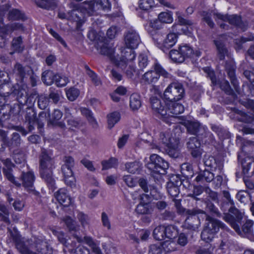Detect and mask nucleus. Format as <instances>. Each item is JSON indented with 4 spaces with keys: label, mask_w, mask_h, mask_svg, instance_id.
Returning a JSON list of instances; mask_svg holds the SVG:
<instances>
[{
    "label": "nucleus",
    "mask_w": 254,
    "mask_h": 254,
    "mask_svg": "<svg viewBox=\"0 0 254 254\" xmlns=\"http://www.w3.org/2000/svg\"><path fill=\"white\" fill-rule=\"evenodd\" d=\"M101 221L104 227L110 230L111 228V222L109 217L107 214L105 212H103L101 214Z\"/></svg>",
    "instance_id": "obj_56"
},
{
    "label": "nucleus",
    "mask_w": 254,
    "mask_h": 254,
    "mask_svg": "<svg viewBox=\"0 0 254 254\" xmlns=\"http://www.w3.org/2000/svg\"><path fill=\"white\" fill-rule=\"evenodd\" d=\"M184 124L188 131L191 134L196 133L200 128V125L198 122L187 121Z\"/></svg>",
    "instance_id": "obj_34"
},
{
    "label": "nucleus",
    "mask_w": 254,
    "mask_h": 254,
    "mask_svg": "<svg viewBox=\"0 0 254 254\" xmlns=\"http://www.w3.org/2000/svg\"><path fill=\"white\" fill-rule=\"evenodd\" d=\"M160 139L165 146V151L170 157L177 158L179 157L178 149L179 143V139L172 136L169 132L162 133Z\"/></svg>",
    "instance_id": "obj_5"
},
{
    "label": "nucleus",
    "mask_w": 254,
    "mask_h": 254,
    "mask_svg": "<svg viewBox=\"0 0 254 254\" xmlns=\"http://www.w3.org/2000/svg\"><path fill=\"white\" fill-rule=\"evenodd\" d=\"M87 73L90 78L92 83L95 86H99L101 84V81L97 75L88 67L87 68Z\"/></svg>",
    "instance_id": "obj_47"
},
{
    "label": "nucleus",
    "mask_w": 254,
    "mask_h": 254,
    "mask_svg": "<svg viewBox=\"0 0 254 254\" xmlns=\"http://www.w3.org/2000/svg\"><path fill=\"white\" fill-rule=\"evenodd\" d=\"M232 111L235 115H237L236 119L238 121L246 124L254 123V115H249L236 108H234Z\"/></svg>",
    "instance_id": "obj_22"
},
{
    "label": "nucleus",
    "mask_w": 254,
    "mask_h": 254,
    "mask_svg": "<svg viewBox=\"0 0 254 254\" xmlns=\"http://www.w3.org/2000/svg\"><path fill=\"white\" fill-rule=\"evenodd\" d=\"M188 242L187 236L184 233H181L178 237L177 243L182 247L185 246Z\"/></svg>",
    "instance_id": "obj_63"
},
{
    "label": "nucleus",
    "mask_w": 254,
    "mask_h": 254,
    "mask_svg": "<svg viewBox=\"0 0 254 254\" xmlns=\"http://www.w3.org/2000/svg\"><path fill=\"white\" fill-rule=\"evenodd\" d=\"M73 165V160H64L62 163V171L64 183L71 189L76 188L75 179L71 169Z\"/></svg>",
    "instance_id": "obj_11"
},
{
    "label": "nucleus",
    "mask_w": 254,
    "mask_h": 254,
    "mask_svg": "<svg viewBox=\"0 0 254 254\" xmlns=\"http://www.w3.org/2000/svg\"><path fill=\"white\" fill-rule=\"evenodd\" d=\"M121 116L119 112H114L107 116L108 127L111 129L117 124L120 120Z\"/></svg>",
    "instance_id": "obj_29"
},
{
    "label": "nucleus",
    "mask_w": 254,
    "mask_h": 254,
    "mask_svg": "<svg viewBox=\"0 0 254 254\" xmlns=\"http://www.w3.org/2000/svg\"><path fill=\"white\" fill-rule=\"evenodd\" d=\"M79 94V91L78 89L74 87L70 88L66 90V95L67 98L70 101H73L75 100Z\"/></svg>",
    "instance_id": "obj_45"
},
{
    "label": "nucleus",
    "mask_w": 254,
    "mask_h": 254,
    "mask_svg": "<svg viewBox=\"0 0 254 254\" xmlns=\"http://www.w3.org/2000/svg\"><path fill=\"white\" fill-rule=\"evenodd\" d=\"M160 76L165 78L171 77V74L160 64H155L154 65V70L145 72L142 76V80L147 83L153 84L157 82Z\"/></svg>",
    "instance_id": "obj_9"
},
{
    "label": "nucleus",
    "mask_w": 254,
    "mask_h": 254,
    "mask_svg": "<svg viewBox=\"0 0 254 254\" xmlns=\"http://www.w3.org/2000/svg\"><path fill=\"white\" fill-rule=\"evenodd\" d=\"M70 113L69 112V110L68 109H66L65 116L67 118L68 125L71 127H78L80 125V123L72 117H70Z\"/></svg>",
    "instance_id": "obj_43"
},
{
    "label": "nucleus",
    "mask_w": 254,
    "mask_h": 254,
    "mask_svg": "<svg viewBox=\"0 0 254 254\" xmlns=\"http://www.w3.org/2000/svg\"><path fill=\"white\" fill-rule=\"evenodd\" d=\"M214 43L217 49L219 58L221 60L222 57V43L221 37H219L218 39L214 40Z\"/></svg>",
    "instance_id": "obj_62"
},
{
    "label": "nucleus",
    "mask_w": 254,
    "mask_h": 254,
    "mask_svg": "<svg viewBox=\"0 0 254 254\" xmlns=\"http://www.w3.org/2000/svg\"><path fill=\"white\" fill-rule=\"evenodd\" d=\"M212 13V12H211L203 11L201 13L203 20L205 21L211 28H212L214 26V23L211 20Z\"/></svg>",
    "instance_id": "obj_50"
},
{
    "label": "nucleus",
    "mask_w": 254,
    "mask_h": 254,
    "mask_svg": "<svg viewBox=\"0 0 254 254\" xmlns=\"http://www.w3.org/2000/svg\"><path fill=\"white\" fill-rule=\"evenodd\" d=\"M103 169H109L117 165L116 160H104L102 162Z\"/></svg>",
    "instance_id": "obj_57"
},
{
    "label": "nucleus",
    "mask_w": 254,
    "mask_h": 254,
    "mask_svg": "<svg viewBox=\"0 0 254 254\" xmlns=\"http://www.w3.org/2000/svg\"><path fill=\"white\" fill-rule=\"evenodd\" d=\"M225 68L230 80L231 84L233 85L235 91L239 93L240 88L239 82L236 75V66L235 63L233 61L226 62Z\"/></svg>",
    "instance_id": "obj_15"
},
{
    "label": "nucleus",
    "mask_w": 254,
    "mask_h": 254,
    "mask_svg": "<svg viewBox=\"0 0 254 254\" xmlns=\"http://www.w3.org/2000/svg\"><path fill=\"white\" fill-rule=\"evenodd\" d=\"M220 223L216 219L207 216L201 233V240L206 243L211 242L219 230Z\"/></svg>",
    "instance_id": "obj_6"
},
{
    "label": "nucleus",
    "mask_w": 254,
    "mask_h": 254,
    "mask_svg": "<svg viewBox=\"0 0 254 254\" xmlns=\"http://www.w3.org/2000/svg\"><path fill=\"white\" fill-rule=\"evenodd\" d=\"M187 144L193 157L198 158L201 156L202 152L200 148V143L196 137H190Z\"/></svg>",
    "instance_id": "obj_20"
},
{
    "label": "nucleus",
    "mask_w": 254,
    "mask_h": 254,
    "mask_svg": "<svg viewBox=\"0 0 254 254\" xmlns=\"http://www.w3.org/2000/svg\"><path fill=\"white\" fill-rule=\"evenodd\" d=\"M43 115L45 116V114L44 113L40 114L39 116V118L37 119L36 113L34 110L30 108L27 109L25 120L26 122H28L29 125L28 127L29 131H31L34 129V125L37 123L39 127H42L44 125V123L42 122L41 119L44 117Z\"/></svg>",
    "instance_id": "obj_16"
},
{
    "label": "nucleus",
    "mask_w": 254,
    "mask_h": 254,
    "mask_svg": "<svg viewBox=\"0 0 254 254\" xmlns=\"http://www.w3.org/2000/svg\"><path fill=\"white\" fill-rule=\"evenodd\" d=\"M21 42L22 39L20 37L13 40L12 46L15 51L20 52L23 50V47L21 46Z\"/></svg>",
    "instance_id": "obj_53"
},
{
    "label": "nucleus",
    "mask_w": 254,
    "mask_h": 254,
    "mask_svg": "<svg viewBox=\"0 0 254 254\" xmlns=\"http://www.w3.org/2000/svg\"><path fill=\"white\" fill-rule=\"evenodd\" d=\"M179 52L181 53L185 60L192 56L198 57L200 56L201 52L199 50L194 51L190 46L187 44L181 45L179 48Z\"/></svg>",
    "instance_id": "obj_24"
},
{
    "label": "nucleus",
    "mask_w": 254,
    "mask_h": 254,
    "mask_svg": "<svg viewBox=\"0 0 254 254\" xmlns=\"http://www.w3.org/2000/svg\"><path fill=\"white\" fill-rule=\"evenodd\" d=\"M123 179L127 185L129 187H133L136 185L137 181L130 175L125 176Z\"/></svg>",
    "instance_id": "obj_61"
},
{
    "label": "nucleus",
    "mask_w": 254,
    "mask_h": 254,
    "mask_svg": "<svg viewBox=\"0 0 254 254\" xmlns=\"http://www.w3.org/2000/svg\"><path fill=\"white\" fill-rule=\"evenodd\" d=\"M178 23L181 25L191 26L193 25V22L190 20L183 17L179 11L176 12Z\"/></svg>",
    "instance_id": "obj_54"
},
{
    "label": "nucleus",
    "mask_w": 254,
    "mask_h": 254,
    "mask_svg": "<svg viewBox=\"0 0 254 254\" xmlns=\"http://www.w3.org/2000/svg\"><path fill=\"white\" fill-rule=\"evenodd\" d=\"M11 235L15 242L17 249L21 254H53L52 248L48 246L45 243L42 242L36 246L37 253H36L31 252L23 241L17 239L16 235Z\"/></svg>",
    "instance_id": "obj_7"
},
{
    "label": "nucleus",
    "mask_w": 254,
    "mask_h": 254,
    "mask_svg": "<svg viewBox=\"0 0 254 254\" xmlns=\"http://www.w3.org/2000/svg\"><path fill=\"white\" fill-rule=\"evenodd\" d=\"M81 113L83 115H84L88 121L92 124L93 125H96V121L94 118L92 117L91 112L90 110L86 108H81L80 109Z\"/></svg>",
    "instance_id": "obj_52"
},
{
    "label": "nucleus",
    "mask_w": 254,
    "mask_h": 254,
    "mask_svg": "<svg viewBox=\"0 0 254 254\" xmlns=\"http://www.w3.org/2000/svg\"><path fill=\"white\" fill-rule=\"evenodd\" d=\"M224 73H223V76ZM223 92L226 94L231 96L233 100L237 98V95L235 91L231 88L229 82L223 77Z\"/></svg>",
    "instance_id": "obj_33"
},
{
    "label": "nucleus",
    "mask_w": 254,
    "mask_h": 254,
    "mask_svg": "<svg viewBox=\"0 0 254 254\" xmlns=\"http://www.w3.org/2000/svg\"><path fill=\"white\" fill-rule=\"evenodd\" d=\"M167 188L168 193L172 197H176L178 195L179 189L173 182H168L167 185Z\"/></svg>",
    "instance_id": "obj_44"
},
{
    "label": "nucleus",
    "mask_w": 254,
    "mask_h": 254,
    "mask_svg": "<svg viewBox=\"0 0 254 254\" xmlns=\"http://www.w3.org/2000/svg\"><path fill=\"white\" fill-rule=\"evenodd\" d=\"M240 214L241 216L240 218L237 214L233 215L230 213H224L223 219L230 225L239 235L253 240L254 222L251 220L247 219L241 212Z\"/></svg>",
    "instance_id": "obj_3"
},
{
    "label": "nucleus",
    "mask_w": 254,
    "mask_h": 254,
    "mask_svg": "<svg viewBox=\"0 0 254 254\" xmlns=\"http://www.w3.org/2000/svg\"><path fill=\"white\" fill-rule=\"evenodd\" d=\"M5 167L3 169V173L6 178L16 187H20L22 182L23 186L28 190H33V185L35 180L33 173L31 171L28 172H22L21 179L17 180L11 173V170L14 167L10 160H2Z\"/></svg>",
    "instance_id": "obj_4"
},
{
    "label": "nucleus",
    "mask_w": 254,
    "mask_h": 254,
    "mask_svg": "<svg viewBox=\"0 0 254 254\" xmlns=\"http://www.w3.org/2000/svg\"><path fill=\"white\" fill-rule=\"evenodd\" d=\"M20 137L18 133L14 132L12 135L11 143L9 145L10 146H17L20 143Z\"/></svg>",
    "instance_id": "obj_60"
},
{
    "label": "nucleus",
    "mask_w": 254,
    "mask_h": 254,
    "mask_svg": "<svg viewBox=\"0 0 254 254\" xmlns=\"http://www.w3.org/2000/svg\"><path fill=\"white\" fill-rule=\"evenodd\" d=\"M53 163L52 160H41L40 172L41 177L47 183L53 186L55 180L52 176V169Z\"/></svg>",
    "instance_id": "obj_12"
},
{
    "label": "nucleus",
    "mask_w": 254,
    "mask_h": 254,
    "mask_svg": "<svg viewBox=\"0 0 254 254\" xmlns=\"http://www.w3.org/2000/svg\"><path fill=\"white\" fill-rule=\"evenodd\" d=\"M146 165L149 170L160 174L163 173L161 171L165 172L169 167L168 163L165 160H149Z\"/></svg>",
    "instance_id": "obj_19"
},
{
    "label": "nucleus",
    "mask_w": 254,
    "mask_h": 254,
    "mask_svg": "<svg viewBox=\"0 0 254 254\" xmlns=\"http://www.w3.org/2000/svg\"><path fill=\"white\" fill-rule=\"evenodd\" d=\"M161 245L158 243L150 245L148 254H161Z\"/></svg>",
    "instance_id": "obj_58"
},
{
    "label": "nucleus",
    "mask_w": 254,
    "mask_h": 254,
    "mask_svg": "<svg viewBox=\"0 0 254 254\" xmlns=\"http://www.w3.org/2000/svg\"><path fill=\"white\" fill-rule=\"evenodd\" d=\"M165 232L166 238L173 239L178 236L179 230L176 226L170 225L165 226Z\"/></svg>",
    "instance_id": "obj_31"
},
{
    "label": "nucleus",
    "mask_w": 254,
    "mask_h": 254,
    "mask_svg": "<svg viewBox=\"0 0 254 254\" xmlns=\"http://www.w3.org/2000/svg\"><path fill=\"white\" fill-rule=\"evenodd\" d=\"M170 57L175 63H181L185 60L181 53L179 52V49L171 50L170 52Z\"/></svg>",
    "instance_id": "obj_35"
},
{
    "label": "nucleus",
    "mask_w": 254,
    "mask_h": 254,
    "mask_svg": "<svg viewBox=\"0 0 254 254\" xmlns=\"http://www.w3.org/2000/svg\"><path fill=\"white\" fill-rule=\"evenodd\" d=\"M242 91L247 97H254V83L243 84Z\"/></svg>",
    "instance_id": "obj_38"
},
{
    "label": "nucleus",
    "mask_w": 254,
    "mask_h": 254,
    "mask_svg": "<svg viewBox=\"0 0 254 254\" xmlns=\"http://www.w3.org/2000/svg\"><path fill=\"white\" fill-rule=\"evenodd\" d=\"M140 39L138 34L133 30L127 32L125 36L126 47L121 49L120 54L115 55L114 48L112 46L106 43L98 44L97 48H100L101 54L107 56L111 61L118 67L124 69L136 57L134 49L140 43Z\"/></svg>",
    "instance_id": "obj_1"
},
{
    "label": "nucleus",
    "mask_w": 254,
    "mask_h": 254,
    "mask_svg": "<svg viewBox=\"0 0 254 254\" xmlns=\"http://www.w3.org/2000/svg\"><path fill=\"white\" fill-rule=\"evenodd\" d=\"M224 21L228 22L230 25L241 29H244L246 26L242 16L237 14H223V22Z\"/></svg>",
    "instance_id": "obj_21"
},
{
    "label": "nucleus",
    "mask_w": 254,
    "mask_h": 254,
    "mask_svg": "<svg viewBox=\"0 0 254 254\" xmlns=\"http://www.w3.org/2000/svg\"><path fill=\"white\" fill-rule=\"evenodd\" d=\"M77 217L83 226H85L88 224L89 217L85 214L79 212L78 214Z\"/></svg>",
    "instance_id": "obj_64"
},
{
    "label": "nucleus",
    "mask_w": 254,
    "mask_h": 254,
    "mask_svg": "<svg viewBox=\"0 0 254 254\" xmlns=\"http://www.w3.org/2000/svg\"><path fill=\"white\" fill-rule=\"evenodd\" d=\"M184 89L181 84L172 83L164 92V102L178 101L184 97Z\"/></svg>",
    "instance_id": "obj_8"
},
{
    "label": "nucleus",
    "mask_w": 254,
    "mask_h": 254,
    "mask_svg": "<svg viewBox=\"0 0 254 254\" xmlns=\"http://www.w3.org/2000/svg\"><path fill=\"white\" fill-rule=\"evenodd\" d=\"M239 103L245 107L247 109L250 110L254 113V100L250 99H240Z\"/></svg>",
    "instance_id": "obj_48"
},
{
    "label": "nucleus",
    "mask_w": 254,
    "mask_h": 254,
    "mask_svg": "<svg viewBox=\"0 0 254 254\" xmlns=\"http://www.w3.org/2000/svg\"><path fill=\"white\" fill-rule=\"evenodd\" d=\"M151 106L154 113L166 123H169L167 119V106L165 107L159 98L152 97L150 99Z\"/></svg>",
    "instance_id": "obj_14"
},
{
    "label": "nucleus",
    "mask_w": 254,
    "mask_h": 254,
    "mask_svg": "<svg viewBox=\"0 0 254 254\" xmlns=\"http://www.w3.org/2000/svg\"><path fill=\"white\" fill-rule=\"evenodd\" d=\"M154 0H139L138 6L142 10L148 11L154 6Z\"/></svg>",
    "instance_id": "obj_37"
},
{
    "label": "nucleus",
    "mask_w": 254,
    "mask_h": 254,
    "mask_svg": "<svg viewBox=\"0 0 254 254\" xmlns=\"http://www.w3.org/2000/svg\"><path fill=\"white\" fill-rule=\"evenodd\" d=\"M154 238L158 241H161L165 237V226L160 225L156 227L153 232Z\"/></svg>",
    "instance_id": "obj_32"
},
{
    "label": "nucleus",
    "mask_w": 254,
    "mask_h": 254,
    "mask_svg": "<svg viewBox=\"0 0 254 254\" xmlns=\"http://www.w3.org/2000/svg\"><path fill=\"white\" fill-rule=\"evenodd\" d=\"M254 40V36L252 34H250L248 37H245L241 36L240 38L236 39L234 41V43L237 46L239 49L242 48L243 44L247 42L253 41Z\"/></svg>",
    "instance_id": "obj_41"
},
{
    "label": "nucleus",
    "mask_w": 254,
    "mask_h": 254,
    "mask_svg": "<svg viewBox=\"0 0 254 254\" xmlns=\"http://www.w3.org/2000/svg\"><path fill=\"white\" fill-rule=\"evenodd\" d=\"M253 151L252 141L244 140L240 151L238 153L237 159H254V157L252 155Z\"/></svg>",
    "instance_id": "obj_18"
},
{
    "label": "nucleus",
    "mask_w": 254,
    "mask_h": 254,
    "mask_svg": "<svg viewBox=\"0 0 254 254\" xmlns=\"http://www.w3.org/2000/svg\"><path fill=\"white\" fill-rule=\"evenodd\" d=\"M158 20L164 23H171L173 22V16L171 12H162L158 16Z\"/></svg>",
    "instance_id": "obj_39"
},
{
    "label": "nucleus",
    "mask_w": 254,
    "mask_h": 254,
    "mask_svg": "<svg viewBox=\"0 0 254 254\" xmlns=\"http://www.w3.org/2000/svg\"><path fill=\"white\" fill-rule=\"evenodd\" d=\"M135 210L138 214H148L152 212V209L148 203L140 202L137 205Z\"/></svg>",
    "instance_id": "obj_30"
},
{
    "label": "nucleus",
    "mask_w": 254,
    "mask_h": 254,
    "mask_svg": "<svg viewBox=\"0 0 254 254\" xmlns=\"http://www.w3.org/2000/svg\"><path fill=\"white\" fill-rule=\"evenodd\" d=\"M49 99L45 95H41L39 97L38 99V106L42 109L44 110L46 109L49 104Z\"/></svg>",
    "instance_id": "obj_51"
},
{
    "label": "nucleus",
    "mask_w": 254,
    "mask_h": 254,
    "mask_svg": "<svg viewBox=\"0 0 254 254\" xmlns=\"http://www.w3.org/2000/svg\"><path fill=\"white\" fill-rule=\"evenodd\" d=\"M177 35L174 33L168 34L162 42V46L169 49L173 46L177 41Z\"/></svg>",
    "instance_id": "obj_28"
},
{
    "label": "nucleus",
    "mask_w": 254,
    "mask_h": 254,
    "mask_svg": "<svg viewBox=\"0 0 254 254\" xmlns=\"http://www.w3.org/2000/svg\"><path fill=\"white\" fill-rule=\"evenodd\" d=\"M159 244L161 245V250L163 249L166 252L174 251L177 249L176 243L172 240H167Z\"/></svg>",
    "instance_id": "obj_36"
},
{
    "label": "nucleus",
    "mask_w": 254,
    "mask_h": 254,
    "mask_svg": "<svg viewBox=\"0 0 254 254\" xmlns=\"http://www.w3.org/2000/svg\"><path fill=\"white\" fill-rule=\"evenodd\" d=\"M236 197L241 202L245 203L247 201L250 196L248 192L244 190H241L237 193Z\"/></svg>",
    "instance_id": "obj_55"
},
{
    "label": "nucleus",
    "mask_w": 254,
    "mask_h": 254,
    "mask_svg": "<svg viewBox=\"0 0 254 254\" xmlns=\"http://www.w3.org/2000/svg\"><path fill=\"white\" fill-rule=\"evenodd\" d=\"M76 240L79 242H84L92 250L93 252L96 254H102L100 248L93 241L92 238L89 237H84L83 239L77 236H75Z\"/></svg>",
    "instance_id": "obj_25"
},
{
    "label": "nucleus",
    "mask_w": 254,
    "mask_h": 254,
    "mask_svg": "<svg viewBox=\"0 0 254 254\" xmlns=\"http://www.w3.org/2000/svg\"><path fill=\"white\" fill-rule=\"evenodd\" d=\"M140 167V165L137 161H134L126 164V168L128 172L135 173Z\"/></svg>",
    "instance_id": "obj_46"
},
{
    "label": "nucleus",
    "mask_w": 254,
    "mask_h": 254,
    "mask_svg": "<svg viewBox=\"0 0 254 254\" xmlns=\"http://www.w3.org/2000/svg\"><path fill=\"white\" fill-rule=\"evenodd\" d=\"M110 0H92L88 2H84L80 4L78 9L71 11V18L76 22L77 26L79 28L80 25L84 22V15H91L101 9L109 10L111 7Z\"/></svg>",
    "instance_id": "obj_2"
},
{
    "label": "nucleus",
    "mask_w": 254,
    "mask_h": 254,
    "mask_svg": "<svg viewBox=\"0 0 254 254\" xmlns=\"http://www.w3.org/2000/svg\"><path fill=\"white\" fill-rule=\"evenodd\" d=\"M58 202L64 206H68L71 203V198L65 189H61L55 193Z\"/></svg>",
    "instance_id": "obj_23"
},
{
    "label": "nucleus",
    "mask_w": 254,
    "mask_h": 254,
    "mask_svg": "<svg viewBox=\"0 0 254 254\" xmlns=\"http://www.w3.org/2000/svg\"><path fill=\"white\" fill-rule=\"evenodd\" d=\"M148 64V59L146 56L144 54H141L138 57V65L139 67L143 69L145 68Z\"/></svg>",
    "instance_id": "obj_59"
},
{
    "label": "nucleus",
    "mask_w": 254,
    "mask_h": 254,
    "mask_svg": "<svg viewBox=\"0 0 254 254\" xmlns=\"http://www.w3.org/2000/svg\"><path fill=\"white\" fill-rule=\"evenodd\" d=\"M55 75L51 71H45L42 74V79L47 85H51L54 81Z\"/></svg>",
    "instance_id": "obj_40"
},
{
    "label": "nucleus",
    "mask_w": 254,
    "mask_h": 254,
    "mask_svg": "<svg viewBox=\"0 0 254 254\" xmlns=\"http://www.w3.org/2000/svg\"><path fill=\"white\" fill-rule=\"evenodd\" d=\"M0 217L1 218V219L7 223H9V219H8V212L7 208L5 206L0 202Z\"/></svg>",
    "instance_id": "obj_49"
},
{
    "label": "nucleus",
    "mask_w": 254,
    "mask_h": 254,
    "mask_svg": "<svg viewBox=\"0 0 254 254\" xmlns=\"http://www.w3.org/2000/svg\"><path fill=\"white\" fill-rule=\"evenodd\" d=\"M141 106V98L137 93L132 94L130 96L129 106L132 111L138 110Z\"/></svg>",
    "instance_id": "obj_27"
},
{
    "label": "nucleus",
    "mask_w": 254,
    "mask_h": 254,
    "mask_svg": "<svg viewBox=\"0 0 254 254\" xmlns=\"http://www.w3.org/2000/svg\"><path fill=\"white\" fill-rule=\"evenodd\" d=\"M18 89H15V94H17V98L19 104H14L10 110L11 115H19L21 112L22 106L26 103L27 101V87L24 84L19 85L17 84Z\"/></svg>",
    "instance_id": "obj_10"
},
{
    "label": "nucleus",
    "mask_w": 254,
    "mask_h": 254,
    "mask_svg": "<svg viewBox=\"0 0 254 254\" xmlns=\"http://www.w3.org/2000/svg\"><path fill=\"white\" fill-rule=\"evenodd\" d=\"M243 172L246 175L254 173V160H241Z\"/></svg>",
    "instance_id": "obj_26"
},
{
    "label": "nucleus",
    "mask_w": 254,
    "mask_h": 254,
    "mask_svg": "<svg viewBox=\"0 0 254 254\" xmlns=\"http://www.w3.org/2000/svg\"><path fill=\"white\" fill-rule=\"evenodd\" d=\"M177 101L167 102L165 106H167V120L170 121L168 124H171L174 121L177 115L182 114L184 111V106L177 102Z\"/></svg>",
    "instance_id": "obj_13"
},
{
    "label": "nucleus",
    "mask_w": 254,
    "mask_h": 254,
    "mask_svg": "<svg viewBox=\"0 0 254 254\" xmlns=\"http://www.w3.org/2000/svg\"><path fill=\"white\" fill-rule=\"evenodd\" d=\"M223 197L225 198V200L223 199V208L225 210L228 209V212L227 213H230L233 215L235 214H239L238 217L240 218L241 216L240 211L235 207L234 202L228 191L223 190Z\"/></svg>",
    "instance_id": "obj_17"
},
{
    "label": "nucleus",
    "mask_w": 254,
    "mask_h": 254,
    "mask_svg": "<svg viewBox=\"0 0 254 254\" xmlns=\"http://www.w3.org/2000/svg\"><path fill=\"white\" fill-rule=\"evenodd\" d=\"M54 80L56 84L58 86H65L69 82V80L67 77L64 75L61 74L55 75Z\"/></svg>",
    "instance_id": "obj_42"
}]
</instances>
